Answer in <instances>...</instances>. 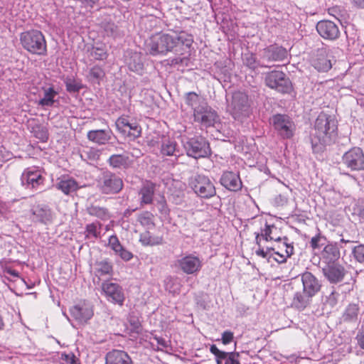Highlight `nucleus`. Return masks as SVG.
Wrapping results in <instances>:
<instances>
[{
	"label": "nucleus",
	"mask_w": 364,
	"mask_h": 364,
	"mask_svg": "<svg viewBox=\"0 0 364 364\" xmlns=\"http://www.w3.org/2000/svg\"><path fill=\"white\" fill-rule=\"evenodd\" d=\"M193 39L185 32L159 33L153 35L147 44L149 53L156 55L169 51L182 55L188 52Z\"/></svg>",
	"instance_id": "nucleus-1"
},
{
	"label": "nucleus",
	"mask_w": 364,
	"mask_h": 364,
	"mask_svg": "<svg viewBox=\"0 0 364 364\" xmlns=\"http://www.w3.org/2000/svg\"><path fill=\"white\" fill-rule=\"evenodd\" d=\"M337 122L331 115L321 113L316 119L311 134V144L314 146L331 144L336 136Z\"/></svg>",
	"instance_id": "nucleus-2"
},
{
	"label": "nucleus",
	"mask_w": 364,
	"mask_h": 364,
	"mask_svg": "<svg viewBox=\"0 0 364 364\" xmlns=\"http://www.w3.org/2000/svg\"><path fill=\"white\" fill-rule=\"evenodd\" d=\"M22 47L31 54L45 55L47 53V43L44 35L38 30H29L20 35Z\"/></svg>",
	"instance_id": "nucleus-3"
},
{
	"label": "nucleus",
	"mask_w": 364,
	"mask_h": 364,
	"mask_svg": "<svg viewBox=\"0 0 364 364\" xmlns=\"http://www.w3.org/2000/svg\"><path fill=\"white\" fill-rule=\"evenodd\" d=\"M228 109L235 120L242 122L250 117L252 114L251 100L245 92H235Z\"/></svg>",
	"instance_id": "nucleus-4"
},
{
	"label": "nucleus",
	"mask_w": 364,
	"mask_h": 364,
	"mask_svg": "<svg viewBox=\"0 0 364 364\" xmlns=\"http://www.w3.org/2000/svg\"><path fill=\"white\" fill-rule=\"evenodd\" d=\"M189 186L194 193L203 198H210L216 194L214 184L208 176L197 174L190 178Z\"/></svg>",
	"instance_id": "nucleus-5"
},
{
	"label": "nucleus",
	"mask_w": 364,
	"mask_h": 364,
	"mask_svg": "<svg viewBox=\"0 0 364 364\" xmlns=\"http://www.w3.org/2000/svg\"><path fill=\"white\" fill-rule=\"evenodd\" d=\"M183 147L187 155L195 159L204 158L210 154V148L208 141L202 136L188 139Z\"/></svg>",
	"instance_id": "nucleus-6"
},
{
	"label": "nucleus",
	"mask_w": 364,
	"mask_h": 364,
	"mask_svg": "<svg viewBox=\"0 0 364 364\" xmlns=\"http://www.w3.org/2000/svg\"><path fill=\"white\" fill-rule=\"evenodd\" d=\"M264 81L267 87L282 93H289L292 89L291 81L282 71L273 70L267 73Z\"/></svg>",
	"instance_id": "nucleus-7"
},
{
	"label": "nucleus",
	"mask_w": 364,
	"mask_h": 364,
	"mask_svg": "<svg viewBox=\"0 0 364 364\" xmlns=\"http://www.w3.org/2000/svg\"><path fill=\"white\" fill-rule=\"evenodd\" d=\"M98 188L104 194L118 193L123 188V181L115 173L105 171L98 181Z\"/></svg>",
	"instance_id": "nucleus-8"
},
{
	"label": "nucleus",
	"mask_w": 364,
	"mask_h": 364,
	"mask_svg": "<svg viewBox=\"0 0 364 364\" xmlns=\"http://www.w3.org/2000/svg\"><path fill=\"white\" fill-rule=\"evenodd\" d=\"M342 164L351 171L364 170V152L360 147H353L342 156Z\"/></svg>",
	"instance_id": "nucleus-9"
},
{
	"label": "nucleus",
	"mask_w": 364,
	"mask_h": 364,
	"mask_svg": "<svg viewBox=\"0 0 364 364\" xmlns=\"http://www.w3.org/2000/svg\"><path fill=\"white\" fill-rule=\"evenodd\" d=\"M271 123L277 134L283 139H290L295 131L292 120L284 114H275L271 118Z\"/></svg>",
	"instance_id": "nucleus-10"
},
{
	"label": "nucleus",
	"mask_w": 364,
	"mask_h": 364,
	"mask_svg": "<svg viewBox=\"0 0 364 364\" xmlns=\"http://www.w3.org/2000/svg\"><path fill=\"white\" fill-rule=\"evenodd\" d=\"M115 124L117 130L124 136L134 139L141 135V127L136 120L127 116L119 117Z\"/></svg>",
	"instance_id": "nucleus-11"
},
{
	"label": "nucleus",
	"mask_w": 364,
	"mask_h": 364,
	"mask_svg": "<svg viewBox=\"0 0 364 364\" xmlns=\"http://www.w3.org/2000/svg\"><path fill=\"white\" fill-rule=\"evenodd\" d=\"M287 49L277 44L270 45L259 51L260 61L264 65L275 61H282L287 58Z\"/></svg>",
	"instance_id": "nucleus-12"
},
{
	"label": "nucleus",
	"mask_w": 364,
	"mask_h": 364,
	"mask_svg": "<svg viewBox=\"0 0 364 364\" xmlns=\"http://www.w3.org/2000/svg\"><path fill=\"white\" fill-rule=\"evenodd\" d=\"M21 181L23 186L36 189L44 183L45 178L40 168L36 166H31L23 171L21 176Z\"/></svg>",
	"instance_id": "nucleus-13"
},
{
	"label": "nucleus",
	"mask_w": 364,
	"mask_h": 364,
	"mask_svg": "<svg viewBox=\"0 0 364 364\" xmlns=\"http://www.w3.org/2000/svg\"><path fill=\"white\" fill-rule=\"evenodd\" d=\"M102 290L107 301L119 306L123 305L125 295L119 284L107 281L102 284Z\"/></svg>",
	"instance_id": "nucleus-14"
},
{
	"label": "nucleus",
	"mask_w": 364,
	"mask_h": 364,
	"mask_svg": "<svg viewBox=\"0 0 364 364\" xmlns=\"http://www.w3.org/2000/svg\"><path fill=\"white\" fill-rule=\"evenodd\" d=\"M176 266L183 272L187 274H193L200 270L203 263L198 256L189 254L178 259L176 262Z\"/></svg>",
	"instance_id": "nucleus-15"
},
{
	"label": "nucleus",
	"mask_w": 364,
	"mask_h": 364,
	"mask_svg": "<svg viewBox=\"0 0 364 364\" xmlns=\"http://www.w3.org/2000/svg\"><path fill=\"white\" fill-rule=\"evenodd\" d=\"M194 120L205 127L213 126L218 120L217 112L206 102L196 109L193 114Z\"/></svg>",
	"instance_id": "nucleus-16"
},
{
	"label": "nucleus",
	"mask_w": 364,
	"mask_h": 364,
	"mask_svg": "<svg viewBox=\"0 0 364 364\" xmlns=\"http://www.w3.org/2000/svg\"><path fill=\"white\" fill-rule=\"evenodd\" d=\"M318 34L326 40L333 41L340 36V30L337 24L331 21H320L316 24Z\"/></svg>",
	"instance_id": "nucleus-17"
},
{
	"label": "nucleus",
	"mask_w": 364,
	"mask_h": 364,
	"mask_svg": "<svg viewBox=\"0 0 364 364\" xmlns=\"http://www.w3.org/2000/svg\"><path fill=\"white\" fill-rule=\"evenodd\" d=\"M72 317L79 323L84 324L93 316L92 306L87 303L78 304L70 309Z\"/></svg>",
	"instance_id": "nucleus-18"
},
{
	"label": "nucleus",
	"mask_w": 364,
	"mask_h": 364,
	"mask_svg": "<svg viewBox=\"0 0 364 364\" xmlns=\"http://www.w3.org/2000/svg\"><path fill=\"white\" fill-rule=\"evenodd\" d=\"M303 291L314 296L321 289V284L318 279L309 272H305L301 275Z\"/></svg>",
	"instance_id": "nucleus-19"
},
{
	"label": "nucleus",
	"mask_w": 364,
	"mask_h": 364,
	"mask_svg": "<svg viewBox=\"0 0 364 364\" xmlns=\"http://www.w3.org/2000/svg\"><path fill=\"white\" fill-rule=\"evenodd\" d=\"M223 186L231 191H237L242 188V181L238 173L224 171L220 178Z\"/></svg>",
	"instance_id": "nucleus-20"
},
{
	"label": "nucleus",
	"mask_w": 364,
	"mask_h": 364,
	"mask_svg": "<svg viewBox=\"0 0 364 364\" xmlns=\"http://www.w3.org/2000/svg\"><path fill=\"white\" fill-rule=\"evenodd\" d=\"M33 220L42 224L52 223L53 213L51 209L46 205H38L32 210Z\"/></svg>",
	"instance_id": "nucleus-21"
},
{
	"label": "nucleus",
	"mask_w": 364,
	"mask_h": 364,
	"mask_svg": "<svg viewBox=\"0 0 364 364\" xmlns=\"http://www.w3.org/2000/svg\"><path fill=\"white\" fill-rule=\"evenodd\" d=\"M126 64L128 68L137 74L141 75L144 70L142 55L140 53L132 50L127 52Z\"/></svg>",
	"instance_id": "nucleus-22"
},
{
	"label": "nucleus",
	"mask_w": 364,
	"mask_h": 364,
	"mask_svg": "<svg viewBox=\"0 0 364 364\" xmlns=\"http://www.w3.org/2000/svg\"><path fill=\"white\" fill-rule=\"evenodd\" d=\"M105 364H132L130 356L124 350H112L106 354Z\"/></svg>",
	"instance_id": "nucleus-23"
},
{
	"label": "nucleus",
	"mask_w": 364,
	"mask_h": 364,
	"mask_svg": "<svg viewBox=\"0 0 364 364\" xmlns=\"http://www.w3.org/2000/svg\"><path fill=\"white\" fill-rule=\"evenodd\" d=\"M312 298L303 290L298 291L293 296L291 306L299 311H304L311 304Z\"/></svg>",
	"instance_id": "nucleus-24"
},
{
	"label": "nucleus",
	"mask_w": 364,
	"mask_h": 364,
	"mask_svg": "<svg viewBox=\"0 0 364 364\" xmlns=\"http://www.w3.org/2000/svg\"><path fill=\"white\" fill-rule=\"evenodd\" d=\"M323 274L326 279L331 283H338L341 282L345 275L344 268L338 264L328 265L323 269Z\"/></svg>",
	"instance_id": "nucleus-25"
},
{
	"label": "nucleus",
	"mask_w": 364,
	"mask_h": 364,
	"mask_svg": "<svg viewBox=\"0 0 364 364\" xmlns=\"http://www.w3.org/2000/svg\"><path fill=\"white\" fill-rule=\"evenodd\" d=\"M277 232L278 229L275 225H269L266 223L265 227L261 230V232L256 235L257 244L260 245V237L266 241L274 240L276 242H280L283 240V238L277 235Z\"/></svg>",
	"instance_id": "nucleus-26"
},
{
	"label": "nucleus",
	"mask_w": 364,
	"mask_h": 364,
	"mask_svg": "<svg viewBox=\"0 0 364 364\" xmlns=\"http://www.w3.org/2000/svg\"><path fill=\"white\" fill-rule=\"evenodd\" d=\"M86 210L90 216L95 217L104 221L111 218V213L109 210L106 207L100 206L96 203L89 204L86 208Z\"/></svg>",
	"instance_id": "nucleus-27"
},
{
	"label": "nucleus",
	"mask_w": 364,
	"mask_h": 364,
	"mask_svg": "<svg viewBox=\"0 0 364 364\" xmlns=\"http://www.w3.org/2000/svg\"><path fill=\"white\" fill-rule=\"evenodd\" d=\"M111 131L105 129L91 130L87 132V139L100 145L105 144L111 139Z\"/></svg>",
	"instance_id": "nucleus-28"
},
{
	"label": "nucleus",
	"mask_w": 364,
	"mask_h": 364,
	"mask_svg": "<svg viewBox=\"0 0 364 364\" xmlns=\"http://www.w3.org/2000/svg\"><path fill=\"white\" fill-rule=\"evenodd\" d=\"M55 186L58 190H60L66 195L77 191L79 188L75 180L69 176H63L58 178V182L56 183Z\"/></svg>",
	"instance_id": "nucleus-29"
},
{
	"label": "nucleus",
	"mask_w": 364,
	"mask_h": 364,
	"mask_svg": "<svg viewBox=\"0 0 364 364\" xmlns=\"http://www.w3.org/2000/svg\"><path fill=\"white\" fill-rule=\"evenodd\" d=\"M155 192V184L151 181H146L143 183L140 191L141 204H151L153 201Z\"/></svg>",
	"instance_id": "nucleus-30"
},
{
	"label": "nucleus",
	"mask_w": 364,
	"mask_h": 364,
	"mask_svg": "<svg viewBox=\"0 0 364 364\" xmlns=\"http://www.w3.org/2000/svg\"><path fill=\"white\" fill-rule=\"evenodd\" d=\"M161 153L163 156H174L176 157L181 154L176 141L168 138L163 139Z\"/></svg>",
	"instance_id": "nucleus-31"
},
{
	"label": "nucleus",
	"mask_w": 364,
	"mask_h": 364,
	"mask_svg": "<svg viewBox=\"0 0 364 364\" xmlns=\"http://www.w3.org/2000/svg\"><path fill=\"white\" fill-rule=\"evenodd\" d=\"M43 95L38 105L42 107H52L55 102V98L58 92L54 90L53 87H43Z\"/></svg>",
	"instance_id": "nucleus-32"
},
{
	"label": "nucleus",
	"mask_w": 364,
	"mask_h": 364,
	"mask_svg": "<svg viewBox=\"0 0 364 364\" xmlns=\"http://www.w3.org/2000/svg\"><path fill=\"white\" fill-rule=\"evenodd\" d=\"M283 247H285L284 252L279 251H273L272 258H273L278 263H283L287 260V257H289L294 253V247L291 244L288 243V238L287 237H283L282 242Z\"/></svg>",
	"instance_id": "nucleus-33"
},
{
	"label": "nucleus",
	"mask_w": 364,
	"mask_h": 364,
	"mask_svg": "<svg viewBox=\"0 0 364 364\" xmlns=\"http://www.w3.org/2000/svg\"><path fill=\"white\" fill-rule=\"evenodd\" d=\"M323 259L327 263H333L340 257V251L336 245H327L321 253Z\"/></svg>",
	"instance_id": "nucleus-34"
},
{
	"label": "nucleus",
	"mask_w": 364,
	"mask_h": 364,
	"mask_svg": "<svg viewBox=\"0 0 364 364\" xmlns=\"http://www.w3.org/2000/svg\"><path fill=\"white\" fill-rule=\"evenodd\" d=\"M360 309L358 304H350L345 309L341 320L345 323H355L358 320Z\"/></svg>",
	"instance_id": "nucleus-35"
},
{
	"label": "nucleus",
	"mask_w": 364,
	"mask_h": 364,
	"mask_svg": "<svg viewBox=\"0 0 364 364\" xmlns=\"http://www.w3.org/2000/svg\"><path fill=\"white\" fill-rule=\"evenodd\" d=\"M108 163L113 168L125 169L130 166L129 156L123 154H113L109 159Z\"/></svg>",
	"instance_id": "nucleus-36"
},
{
	"label": "nucleus",
	"mask_w": 364,
	"mask_h": 364,
	"mask_svg": "<svg viewBox=\"0 0 364 364\" xmlns=\"http://www.w3.org/2000/svg\"><path fill=\"white\" fill-rule=\"evenodd\" d=\"M184 100L186 104L193 109V113L196 109L202 107L203 104L206 103L203 97H200L194 92H189L186 93Z\"/></svg>",
	"instance_id": "nucleus-37"
},
{
	"label": "nucleus",
	"mask_w": 364,
	"mask_h": 364,
	"mask_svg": "<svg viewBox=\"0 0 364 364\" xmlns=\"http://www.w3.org/2000/svg\"><path fill=\"white\" fill-rule=\"evenodd\" d=\"M139 241L144 246H154L162 244L163 237L153 235L150 232L145 231L140 234Z\"/></svg>",
	"instance_id": "nucleus-38"
},
{
	"label": "nucleus",
	"mask_w": 364,
	"mask_h": 364,
	"mask_svg": "<svg viewBox=\"0 0 364 364\" xmlns=\"http://www.w3.org/2000/svg\"><path fill=\"white\" fill-rule=\"evenodd\" d=\"M100 151L95 148L86 147L80 152V157L89 164L96 161L100 158Z\"/></svg>",
	"instance_id": "nucleus-39"
},
{
	"label": "nucleus",
	"mask_w": 364,
	"mask_h": 364,
	"mask_svg": "<svg viewBox=\"0 0 364 364\" xmlns=\"http://www.w3.org/2000/svg\"><path fill=\"white\" fill-rule=\"evenodd\" d=\"M96 275L101 277L111 275L112 273V265L107 260L97 262L95 263Z\"/></svg>",
	"instance_id": "nucleus-40"
},
{
	"label": "nucleus",
	"mask_w": 364,
	"mask_h": 364,
	"mask_svg": "<svg viewBox=\"0 0 364 364\" xmlns=\"http://www.w3.org/2000/svg\"><path fill=\"white\" fill-rule=\"evenodd\" d=\"M244 64L251 70H255L258 67H269L257 59L256 56L252 53H246L243 58Z\"/></svg>",
	"instance_id": "nucleus-41"
},
{
	"label": "nucleus",
	"mask_w": 364,
	"mask_h": 364,
	"mask_svg": "<svg viewBox=\"0 0 364 364\" xmlns=\"http://www.w3.org/2000/svg\"><path fill=\"white\" fill-rule=\"evenodd\" d=\"M90 55L97 60H106L108 56L107 50L105 45L93 46Z\"/></svg>",
	"instance_id": "nucleus-42"
},
{
	"label": "nucleus",
	"mask_w": 364,
	"mask_h": 364,
	"mask_svg": "<svg viewBox=\"0 0 364 364\" xmlns=\"http://www.w3.org/2000/svg\"><path fill=\"white\" fill-rule=\"evenodd\" d=\"M210 351L215 356L217 364H223V361H226L230 353L219 350L215 345L210 346Z\"/></svg>",
	"instance_id": "nucleus-43"
},
{
	"label": "nucleus",
	"mask_w": 364,
	"mask_h": 364,
	"mask_svg": "<svg viewBox=\"0 0 364 364\" xmlns=\"http://www.w3.org/2000/svg\"><path fill=\"white\" fill-rule=\"evenodd\" d=\"M101 226L100 223L87 224L85 227L86 236L97 238L100 236Z\"/></svg>",
	"instance_id": "nucleus-44"
},
{
	"label": "nucleus",
	"mask_w": 364,
	"mask_h": 364,
	"mask_svg": "<svg viewBox=\"0 0 364 364\" xmlns=\"http://www.w3.org/2000/svg\"><path fill=\"white\" fill-rule=\"evenodd\" d=\"M314 66L320 72H326L331 68L332 65L330 60L322 58L315 60Z\"/></svg>",
	"instance_id": "nucleus-45"
},
{
	"label": "nucleus",
	"mask_w": 364,
	"mask_h": 364,
	"mask_svg": "<svg viewBox=\"0 0 364 364\" xmlns=\"http://www.w3.org/2000/svg\"><path fill=\"white\" fill-rule=\"evenodd\" d=\"M154 215L149 212H144L140 214L138 217V221L140 224L146 228H151L154 227V223L153 221Z\"/></svg>",
	"instance_id": "nucleus-46"
},
{
	"label": "nucleus",
	"mask_w": 364,
	"mask_h": 364,
	"mask_svg": "<svg viewBox=\"0 0 364 364\" xmlns=\"http://www.w3.org/2000/svg\"><path fill=\"white\" fill-rule=\"evenodd\" d=\"M105 72L103 69L99 66H94L90 70L89 77L93 81L99 82L105 77Z\"/></svg>",
	"instance_id": "nucleus-47"
},
{
	"label": "nucleus",
	"mask_w": 364,
	"mask_h": 364,
	"mask_svg": "<svg viewBox=\"0 0 364 364\" xmlns=\"http://www.w3.org/2000/svg\"><path fill=\"white\" fill-rule=\"evenodd\" d=\"M102 28L108 36H115L117 34L118 27L113 22H103Z\"/></svg>",
	"instance_id": "nucleus-48"
},
{
	"label": "nucleus",
	"mask_w": 364,
	"mask_h": 364,
	"mask_svg": "<svg viewBox=\"0 0 364 364\" xmlns=\"http://www.w3.org/2000/svg\"><path fill=\"white\" fill-rule=\"evenodd\" d=\"M352 255L357 262L364 263V245L360 244L355 246L352 249Z\"/></svg>",
	"instance_id": "nucleus-49"
},
{
	"label": "nucleus",
	"mask_w": 364,
	"mask_h": 364,
	"mask_svg": "<svg viewBox=\"0 0 364 364\" xmlns=\"http://www.w3.org/2000/svg\"><path fill=\"white\" fill-rule=\"evenodd\" d=\"M115 254L124 261H129L133 257V254L121 245L114 251Z\"/></svg>",
	"instance_id": "nucleus-50"
},
{
	"label": "nucleus",
	"mask_w": 364,
	"mask_h": 364,
	"mask_svg": "<svg viewBox=\"0 0 364 364\" xmlns=\"http://www.w3.org/2000/svg\"><path fill=\"white\" fill-rule=\"evenodd\" d=\"M60 360L63 364H80L78 359L73 353H63L60 355Z\"/></svg>",
	"instance_id": "nucleus-51"
},
{
	"label": "nucleus",
	"mask_w": 364,
	"mask_h": 364,
	"mask_svg": "<svg viewBox=\"0 0 364 364\" xmlns=\"http://www.w3.org/2000/svg\"><path fill=\"white\" fill-rule=\"evenodd\" d=\"M339 297V293L337 292L336 290L333 289L330 294L326 296V304L330 306L331 307H334L338 304Z\"/></svg>",
	"instance_id": "nucleus-52"
},
{
	"label": "nucleus",
	"mask_w": 364,
	"mask_h": 364,
	"mask_svg": "<svg viewBox=\"0 0 364 364\" xmlns=\"http://www.w3.org/2000/svg\"><path fill=\"white\" fill-rule=\"evenodd\" d=\"M159 212L164 215H167L169 213V209L168 208L166 200L164 196H161L159 199L157 200L156 204Z\"/></svg>",
	"instance_id": "nucleus-53"
},
{
	"label": "nucleus",
	"mask_w": 364,
	"mask_h": 364,
	"mask_svg": "<svg viewBox=\"0 0 364 364\" xmlns=\"http://www.w3.org/2000/svg\"><path fill=\"white\" fill-rule=\"evenodd\" d=\"M66 90L69 92H77L82 88L80 83L76 82L75 80H68L65 82Z\"/></svg>",
	"instance_id": "nucleus-54"
},
{
	"label": "nucleus",
	"mask_w": 364,
	"mask_h": 364,
	"mask_svg": "<svg viewBox=\"0 0 364 364\" xmlns=\"http://www.w3.org/2000/svg\"><path fill=\"white\" fill-rule=\"evenodd\" d=\"M274 250H275V247L267 248L266 250H264V249H262V248H259L257 250L255 251V253L257 256L265 258L269 262L270 259L272 257V254L271 253V252L274 251Z\"/></svg>",
	"instance_id": "nucleus-55"
},
{
	"label": "nucleus",
	"mask_w": 364,
	"mask_h": 364,
	"mask_svg": "<svg viewBox=\"0 0 364 364\" xmlns=\"http://www.w3.org/2000/svg\"><path fill=\"white\" fill-rule=\"evenodd\" d=\"M121 242H119L117 235H114L109 237L108 240V246L114 251L117 248L119 247L121 245Z\"/></svg>",
	"instance_id": "nucleus-56"
},
{
	"label": "nucleus",
	"mask_w": 364,
	"mask_h": 364,
	"mask_svg": "<svg viewBox=\"0 0 364 364\" xmlns=\"http://www.w3.org/2000/svg\"><path fill=\"white\" fill-rule=\"evenodd\" d=\"M233 333L230 331H225L222 334V342L223 344L227 345L231 343L233 340Z\"/></svg>",
	"instance_id": "nucleus-57"
},
{
	"label": "nucleus",
	"mask_w": 364,
	"mask_h": 364,
	"mask_svg": "<svg viewBox=\"0 0 364 364\" xmlns=\"http://www.w3.org/2000/svg\"><path fill=\"white\" fill-rule=\"evenodd\" d=\"M225 364H240L238 361L239 353L230 352Z\"/></svg>",
	"instance_id": "nucleus-58"
},
{
	"label": "nucleus",
	"mask_w": 364,
	"mask_h": 364,
	"mask_svg": "<svg viewBox=\"0 0 364 364\" xmlns=\"http://www.w3.org/2000/svg\"><path fill=\"white\" fill-rule=\"evenodd\" d=\"M322 239L323 237L320 235V234L313 237L310 241V246L311 248L314 250L319 248Z\"/></svg>",
	"instance_id": "nucleus-59"
},
{
	"label": "nucleus",
	"mask_w": 364,
	"mask_h": 364,
	"mask_svg": "<svg viewBox=\"0 0 364 364\" xmlns=\"http://www.w3.org/2000/svg\"><path fill=\"white\" fill-rule=\"evenodd\" d=\"M359 347L364 350V329L360 330L355 337Z\"/></svg>",
	"instance_id": "nucleus-60"
},
{
	"label": "nucleus",
	"mask_w": 364,
	"mask_h": 364,
	"mask_svg": "<svg viewBox=\"0 0 364 364\" xmlns=\"http://www.w3.org/2000/svg\"><path fill=\"white\" fill-rule=\"evenodd\" d=\"M154 340L156 341L158 344L159 350H163L164 348H166L168 347V342L163 338L161 337H154Z\"/></svg>",
	"instance_id": "nucleus-61"
},
{
	"label": "nucleus",
	"mask_w": 364,
	"mask_h": 364,
	"mask_svg": "<svg viewBox=\"0 0 364 364\" xmlns=\"http://www.w3.org/2000/svg\"><path fill=\"white\" fill-rule=\"evenodd\" d=\"M189 59L187 57H177L171 60L172 65H187Z\"/></svg>",
	"instance_id": "nucleus-62"
},
{
	"label": "nucleus",
	"mask_w": 364,
	"mask_h": 364,
	"mask_svg": "<svg viewBox=\"0 0 364 364\" xmlns=\"http://www.w3.org/2000/svg\"><path fill=\"white\" fill-rule=\"evenodd\" d=\"M353 5L358 9H364V0H351Z\"/></svg>",
	"instance_id": "nucleus-63"
},
{
	"label": "nucleus",
	"mask_w": 364,
	"mask_h": 364,
	"mask_svg": "<svg viewBox=\"0 0 364 364\" xmlns=\"http://www.w3.org/2000/svg\"><path fill=\"white\" fill-rule=\"evenodd\" d=\"M6 272L13 277H18V273L17 271L12 269H7L6 270Z\"/></svg>",
	"instance_id": "nucleus-64"
}]
</instances>
